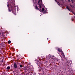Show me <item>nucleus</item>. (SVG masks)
<instances>
[{"instance_id": "obj_8", "label": "nucleus", "mask_w": 75, "mask_h": 75, "mask_svg": "<svg viewBox=\"0 0 75 75\" xmlns=\"http://www.w3.org/2000/svg\"><path fill=\"white\" fill-rule=\"evenodd\" d=\"M6 69L8 70L10 69V67L9 66H8L7 67Z\"/></svg>"}, {"instance_id": "obj_13", "label": "nucleus", "mask_w": 75, "mask_h": 75, "mask_svg": "<svg viewBox=\"0 0 75 75\" xmlns=\"http://www.w3.org/2000/svg\"><path fill=\"white\" fill-rule=\"evenodd\" d=\"M42 11H44V8H42Z\"/></svg>"}, {"instance_id": "obj_27", "label": "nucleus", "mask_w": 75, "mask_h": 75, "mask_svg": "<svg viewBox=\"0 0 75 75\" xmlns=\"http://www.w3.org/2000/svg\"><path fill=\"white\" fill-rule=\"evenodd\" d=\"M13 72H15V71H14Z\"/></svg>"}, {"instance_id": "obj_20", "label": "nucleus", "mask_w": 75, "mask_h": 75, "mask_svg": "<svg viewBox=\"0 0 75 75\" xmlns=\"http://www.w3.org/2000/svg\"><path fill=\"white\" fill-rule=\"evenodd\" d=\"M1 62H3V60L2 59V60L1 61Z\"/></svg>"}, {"instance_id": "obj_15", "label": "nucleus", "mask_w": 75, "mask_h": 75, "mask_svg": "<svg viewBox=\"0 0 75 75\" xmlns=\"http://www.w3.org/2000/svg\"><path fill=\"white\" fill-rule=\"evenodd\" d=\"M71 1L72 3H73L74 2V0H71Z\"/></svg>"}, {"instance_id": "obj_2", "label": "nucleus", "mask_w": 75, "mask_h": 75, "mask_svg": "<svg viewBox=\"0 0 75 75\" xmlns=\"http://www.w3.org/2000/svg\"><path fill=\"white\" fill-rule=\"evenodd\" d=\"M66 8L67 9V10H69V11H72V10L70 8H69V7H68V6L66 7Z\"/></svg>"}, {"instance_id": "obj_21", "label": "nucleus", "mask_w": 75, "mask_h": 75, "mask_svg": "<svg viewBox=\"0 0 75 75\" xmlns=\"http://www.w3.org/2000/svg\"><path fill=\"white\" fill-rule=\"evenodd\" d=\"M39 1H41V2H42V0H39Z\"/></svg>"}, {"instance_id": "obj_14", "label": "nucleus", "mask_w": 75, "mask_h": 75, "mask_svg": "<svg viewBox=\"0 0 75 75\" xmlns=\"http://www.w3.org/2000/svg\"><path fill=\"white\" fill-rule=\"evenodd\" d=\"M1 35H2V36H4V33H2Z\"/></svg>"}, {"instance_id": "obj_10", "label": "nucleus", "mask_w": 75, "mask_h": 75, "mask_svg": "<svg viewBox=\"0 0 75 75\" xmlns=\"http://www.w3.org/2000/svg\"><path fill=\"white\" fill-rule=\"evenodd\" d=\"M70 7H72V8L74 7V6L71 4H70Z\"/></svg>"}, {"instance_id": "obj_17", "label": "nucleus", "mask_w": 75, "mask_h": 75, "mask_svg": "<svg viewBox=\"0 0 75 75\" xmlns=\"http://www.w3.org/2000/svg\"><path fill=\"white\" fill-rule=\"evenodd\" d=\"M69 2H71V0H68Z\"/></svg>"}, {"instance_id": "obj_23", "label": "nucleus", "mask_w": 75, "mask_h": 75, "mask_svg": "<svg viewBox=\"0 0 75 75\" xmlns=\"http://www.w3.org/2000/svg\"><path fill=\"white\" fill-rule=\"evenodd\" d=\"M40 1H38V3H40Z\"/></svg>"}, {"instance_id": "obj_11", "label": "nucleus", "mask_w": 75, "mask_h": 75, "mask_svg": "<svg viewBox=\"0 0 75 75\" xmlns=\"http://www.w3.org/2000/svg\"><path fill=\"white\" fill-rule=\"evenodd\" d=\"M57 4H58V5H59V6H60V4L59 3V2H57Z\"/></svg>"}, {"instance_id": "obj_1", "label": "nucleus", "mask_w": 75, "mask_h": 75, "mask_svg": "<svg viewBox=\"0 0 75 75\" xmlns=\"http://www.w3.org/2000/svg\"><path fill=\"white\" fill-rule=\"evenodd\" d=\"M13 68L16 69V68H17V64L16 63H15L13 65Z\"/></svg>"}, {"instance_id": "obj_9", "label": "nucleus", "mask_w": 75, "mask_h": 75, "mask_svg": "<svg viewBox=\"0 0 75 75\" xmlns=\"http://www.w3.org/2000/svg\"><path fill=\"white\" fill-rule=\"evenodd\" d=\"M25 70H26V71H28V72L29 71H28V69H27V68H25Z\"/></svg>"}, {"instance_id": "obj_32", "label": "nucleus", "mask_w": 75, "mask_h": 75, "mask_svg": "<svg viewBox=\"0 0 75 75\" xmlns=\"http://www.w3.org/2000/svg\"><path fill=\"white\" fill-rule=\"evenodd\" d=\"M25 75H26V74H25Z\"/></svg>"}, {"instance_id": "obj_4", "label": "nucleus", "mask_w": 75, "mask_h": 75, "mask_svg": "<svg viewBox=\"0 0 75 75\" xmlns=\"http://www.w3.org/2000/svg\"><path fill=\"white\" fill-rule=\"evenodd\" d=\"M59 52H62V54H63V52H62V50L61 49H57Z\"/></svg>"}, {"instance_id": "obj_7", "label": "nucleus", "mask_w": 75, "mask_h": 75, "mask_svg": "<svg viewBox=\"0 0 75 75\" xmlns=\"http://www.w3.org/2000/svg\"><path fill=\"white\" fill-rule=\"evenodd\" d=\"M23 65H20L19 66V67L20 68H23Z\"/></svg>"}, {"instance_id": "obj_22", "label": "nucleus", "mask_w": 75, "mask_h": 75, "mask_svg": "<svg viewBox=\"0 0 75 75\" xmlns=\"http://www.w3.org/2000/svg\"><path fill=\"white\" fill-rule=\"evenodd\" d=\"M55 1H56V2H57V3L58 2L57 1V0H55Z\"/></svg>"}, {"instance_id": "obj_6", "label": "nucleus", "mask_w": 75, "mask_h": 75, "mask_svg": "<svg viewBox=\"0 0 75 75\" xmlns=\"http://www.w3.org/2000/svg\"><path fill=\"white\" fill-rule=\"evenodd\" d=\"M35 7L36 8V9H37V10H39V8H38V7L36 5L35 6Z\"/></svg>"}, {"instance_id": "obj_31", "label": "nucleus", "mask_w": 75, "mask_h": 75, "mask_svg": "<svg viewBox=\"0 0 75 75\" xmlns=\"http://www.w3.org/2000/svg\"><path fill=\"white\" fill-rule=\"evenodd\" d=\"M10 6H11V5H10Z\"/></svg>"}, {"instance_id": "obj_3", "label": "nucleus", "mask_w": 75, "mask_h": 75, "mask_svg": "<svg viewBox=\"0 0 75 75\" xmlns=\"http://www.w3.org/2000/svg\"><path fill=\"white\" fill-rule=\"evenodd\" d=\"M0 47H2V48H4V45L2 43L0 45Z\"/></svg>"}, {"instance_id": "obj_16", "label": "nucleus", "mask_w": 75, "mask_h": 75, "mask_svg": "<svg viewBox=\"0 0 75 75\" xmlns=\"http://www.w3.org/2000/svg\"><path fill=\"white\" fill-rule=\"evenodd\" d=\"M11 7V9H12V10H13V6H12Z\"/></svg>"}, {"instance_id": "obj_26", "label": "nucleus", "mask_w": 75, "mask_h": 75, "mask_svg": "<svg viewBox=\"0 0 75 75\" xmlns=\"http://www.w3.org/2000/svg\"><path fill=\"white\" fill-rule=\"evenodd\" d=\"M46 11H45V12Z\"/></svg>"}, {"instance_id": "obj_25", "label": "nucleus", "mask_w": 75, "mask_h": 75, "mask_svg": "<svg viewBox=\"0 0 75 75\" xmlns=\"http://www.w3.org/2000/svg\"><path fill=\"white\" fill-rule=\"evenodd\" d=\"M64 57H65V55H64Z\"/></svg>"}, {"instance_id": "obj_19", "label": "nucleus", "mask_w": 75, "mask_h": 75, "mask_svg": "<svg viewBox=\"0 0 75 75\" xmlns=\"http://www.w3.org/2000/svg\"><path fill=\"white\" fill-rule=\"evenodd\" d=\"M9 6V5H8H8H7L8 7Z\"/></svg>"}, {"instance_id": "obj_12", "label": "nucleus", "mask_w": 75, "mask_h": 75, "mask_svg": "<svg viewBox=\"0 0 75 75\" xmlns=\"http://www.w3.org/2000/svg\"><path fill=\"white\" fill-rule=\"evenodd\" d=\"M8 44H10V43H11V41H10V40H9V41H8Z\"/></svg>"}, {"instance_id": "obj_18", "label": "nucleus", "mask_w": 75, "mask_h": 75, "mask_svg": "<svg viewBox=\"0 0 75 75\" xmlns=\"http://www.w3.org/2000/svg\"><path fill=\"white\" fill-rule=\"evenodd\" d=\"M39 11H40V12H41V11H42V10H40H40H39Z\"/></svg>"}, {"instance_id": "obj_24", "label": "nucleus", "mask_w": 75, "mask_h": 75, "mask_svg": "<svg viewBox=\"0 0 75 75\" xmlns=\"http://www.w3.org/2000/svg\"><path fill=\"white\" fill-rule=\"evenodd\" d=\"M9 11H10V9H9Z\"/></svg>"}, {"instance_id": "obj_28", "label": "nucleus", "mask_w": 75, "mask_h": 75, "mask_svg": "<svg viewBox=\"0 0 75 75\" xmlns=\"http://www.w3.org/2000/svg\"><path fill=\"white\" fill-rule=\"evenodd\" d=\"M54 61H55V59H54Z\"/></svg>"}, {"instance_id": "obj_5", "label": "nucleus", "mask_w": 75, "mask_h": 75, "mask_svg": "<svg viewBox=\"0 0 75 75\" xmlns=\"http://www.w3.org/2000/svg\"><path fill=\"white\" fill-rule=\"evenodd\" d=\"M42 5V3H41L39 5V7L40 8H42V7H41V6Z\"/></svg>"}, {"instance_id": "obj_29", "label": "nucleus", "mask_w": 75, "mask_h": 75, "mask_svg": "<svg viewBox=\"0 0 75 75\" xmlns=\"http://www.w3.org/2000/svg\"><path fill=\"white\" fill-rule=\"evenodd\" d=\"M56 60H57V59H56Z\"/></svg>"}, {"instance_id": "obj_30", "label": "nucleus", "mask_w": 75, "mask_h": 75, "mask_svg": "<svg viewBox=\"0 0 75 75\" xmlns=\"http://www.w3.org/2000/svg\"><path fill=\"white\" fill-rule=\"evenodd\" d=\"M35 61H36V60H35Z\"/></svg>"}]
</instances>
